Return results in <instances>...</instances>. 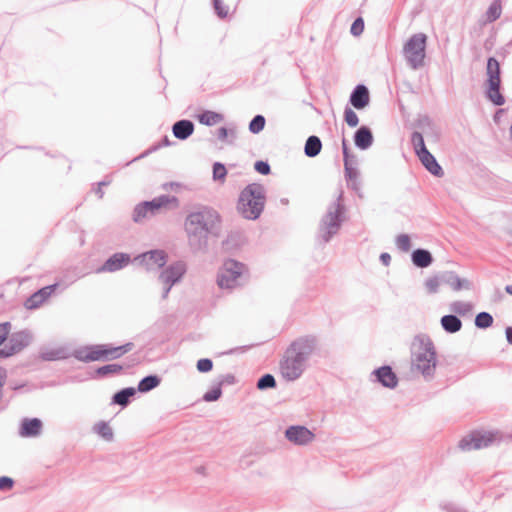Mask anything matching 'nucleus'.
<instances>
[{
	"instance_id": "nucleus-1",
	"label": "nucleus",
	"mask_w": 512,
	"mask_h": 512,
	"mask_svg": "<svg viewBox=\"0 0 512 512\" xmlns=\"http://www.w3.org/2000/svg\"><path fill=\"white\" fill-rule=\"evenodd\" d=\"M316 349V340L305 336L295 340L285 351L279 363V372L287 381L298 379L304 372L308 357Z\"/></svg>"
},
{
	"instance_id": "nucleus-2",
	"label": "nucleus",
	"mask_w": 512,
	"mask_h": 512,
	"mask_svg": "<svg viewBox=\"0 0 512 512\" xmlns=\"http://www.w3.org/2000/svg\"><path fill=\"white\" fill-rule=\"evenodd\" d=\"M221 217L210 207H200L189 213L185 219L184 228L189 243L195 246L205 244L207 236L219 228Z\"/></svg>"
},
{
	"instance_id": "nucleus-3",
	"label": "nucleus",
	"mask_w": 512,
	"mask_h": 512,
	"mask_svg": "<svg viewBox=\"0 0 512 512\" xmlns=\"http://www.w3.org/2000/svg\"><path fill=\"white\" fill-rule=\"evenodd\" d=\"M436 351L428 338H415L411 345L412 370L423 376H431L436 368Z\"/></svg>"
},
{
	"instance_id": "nucleus-4",
	"label": "nucleus",
	"mask_w": 512,
	"mask_h": 512,
	"mask_svg": "<svg viewBox=\"0 0 512 512\" xmlns=\"http://www.w3.org/2000/svg\"><path fill=\"white\" fill-rule=\"evenodd\" d=\"M264 187L258 183L247 185L240 193L237 202L238 212L246 219H257L265 206Z\"/></svg>"
},
{
	"instance_id": "nucleus-5",
	"label": "nucleus",
	"mask_w": 512,
	"mask_h": 512,
	"mask_svg": "<svg viewBox=\"0 0 512 512\" xmlns=\"http://www.w3.org/2000/svg\"><path fill=\"white\" fill-rule=\"evenodd\" d=\"M133 344L127 343L120 346H111L109 344H99L87 347L83 353L85 361H110L118 359L132 350Z\"/></svg>"
},
{
	"instance_id": "nucleus-6",
	"label": "nucleus",
	"mask_w": 512,
	"mask_h": 512,
	"mask_svg": "<svg viewBox=\"0 0 512 512\" xmlns=\"http://www.w3.org/2000/svg\"><path fill=\"white\" fill-rule=\"evenodd\" d=\"M487 90L486 94L488 99L495 105L501 106L505 103L503 95L500 93V64L499 62L491 57L488 59L487 68Z\"/></svg>"
},
{
	"instance_id": "nucleus-7",
	"label": "nucleus",
	"mask_w": 512,
	"mask_h": 512,
	"mask_svg": "<svg viewBox=\"0 0 512 512\" xmlns=\"http://www.w3.org/2000/svg\"><path fill=\"white\" fill-rule=\"evenodd\" d=\"M244 264L235 260H226L219 271L217 283L220 288L231 289L238 284V279L246 273Z\"/></svg>"
},
{
	"instance_id": "nucleus-8",
	"label": "nucleus",
	"mask_w": 512,
	"mask_h": 512,
	"mask_svg": "<svg viewBox=\"0 0 512 512\" xmlns=\"http://www.w3.org/2000/svg\"><path fill=\"white\" fill-rule=\"evenodd\" d=\"M427 37L423 33L413 35L405 44L403 52L413 68L421 66L425 58Z\"/></svg>"
},
{
	"instance_id": "nucleus-9",
	"label": "nucleus",
	"mask_w": 512,
	"mask_h": 512,
	"mask_svg": "<svg viewBox=\"0 0 512 512\" xmlns=\"http://www.w3.org/2000/svg\"><path fill=\"white\" fill-rule=\"evenodd\" d=\"M496 440V434L488 431H472L459 442L463 451H472L490 446Z\"/></svg>"
},
{
	"instance_id": "nucleus-10",
	"label": "nucleus",
	"mask_w": 512,
	"mask_h": 512,
	"mask_svg": "<svg viewBox=\"0 0 512 512\" xmlns=\"http://www.w3.org/2000/svg\"><path fill=\"white\" fill-rule=\"evenodd\" d=\"M31 342V335L26 331H19L11 335L8 343L0 350V357H9L19 353Z\"/></svg>"
},
{
	"instance_id": "nucleus-11",
	"label": "nucleus",
	"mask_w": 512,
	"mask_h": 512,
	"mask_svg": "<svg viewBox=\"0 0 512 512\" xmlns=\"http://www.w3.org/2000/svg\"><path fill=\"white\" fill-rule=\"evenodd\" d=\"M185 271V264L182 262H177L169 266L160 274V281L165 286L164 297H167L172 285L183 276Z\"/></svg>"
},
{
	"instance_id": "nucleus-12",
	"label": "nucleus",
	"mask_w": 512,
	"mask_h": 512,
	"mask_svg": "<svg viewBox=\"0 0 512 512\" xmlns=\"http://www.w3.org/2000/svg\"><path fill=\"white\" fill-rule=\"evenodd\" d=\"M136 260L148 271L157 270L166 264L167 255L162 250H153L141 254Z\"/></svg>"
},
{
	"instance_id": "nucleus-13",
	"label": "nucleus",
	"mask_w": 512,
	"mask_h": 512,
	"mask_svg": "<svg viewBox=\"0 0 512 512\" xmlns=\"http://www.w3.org/2000/svg\"><path fill=\"white\" fill-rule=\"evenodd\" d=\"M287 439L297 445H305L314 440L315 435L304 426H292L285 432Z\"/></svg>"
},
{
	"instance_id": "nucleus-14",
	"label": "nucleus",
	"mask_w": 512,
	"mask_h": 512,
	"mask_svg": "<svg viewBox=\"0 0 512 512\" xmlns=\"http://www.w3.org/2000/svg\"><path fill=\"white\" fill-rule=\"evenodd\" d=\"M56 284L41 288L32 294L24 303V307L28 310L37 309L42 306L48 298L54 293Z\"/></svg>"
},
{
	"instance_id": "nucleus-15",
	"label": "nucleus",
	"mask_w": 512,
	"mask_h": 512,
	"mask_svg": "<svg viewBox=\"0 0 512 512\" xmlns=\"http://www.w3.org/2000/svg\"><path fill=\"white\" fill-rule=\"evenodd\" d=\"M130 262V256L124 253H116L112 255L105 264L99 269L100 272H114Z\"/></svg>"
},
{
	"instance_id": "nucleus-16",
	"label": "nucleus",
	"mask_w": 512,
	"mask_h": 512,
	"mask_svg": "<svg viewBox=\"0 0 512 512\" xmlns=\"http://www.w3.org/2000/svg\"><path fill=\"white\" fill-rule=\"evenodd\" d=\"M369 100V92L364 85H358L350 97V102L353 107L359 110L365 108Z\"/></svg>"
},
{
	"instance_id": "nucleus-17",
	"label": "nucleus",
	"mask_w": 512,
	"mask_h": 512,
	"mask_svg": "<svg viewBox=\"0 0 512 512\" xmlns=\"http://www.w3.org/2000/svg\"><path fill=\"white\" fill-rule=\"evenodd\" d=\"M425 168L435 176L443 174L441 166L437 163L435 157L428 151H422L417 154Z\"/></svg>"
},
{
	"instance_id": "nucleus-18",
	"label": "nucleus",
	"mask_w": 512,
	"mask_h": 512,
	"mask_svg": "<svg viewBox=\"0 0 512 512\" xmlns=\"http://www.w3.org/2000/svg\"><path fill=\"white\" fill-rule=\"evenodd\" d=\"M42 423L39 419H25L20 428L22 437H35L40 434Z\"/></svg>"
},
{
	"instance_id": "nucleus-19",
	"label": "nucleus",
	"mask_w": 512,
	"mask_h": 512,
	"mask_svg": "<svg viewBox=\"0 0 512 512\" xmlns=\"http://www.w3.org/2000/svg\"><path fill=\"white\" fill-rule=\"evenodd\" d=\"M151 215H154L162 208L168 207L170 204L177 205L175 197L161 196L153 199L150 202H145Z\"/></svg>"
},
{
	"instance_id": "nucleus-20",
	"label": "nucleus",
	"mask_w": 512,
	"mask_h": 512,
	"mask_svg": "<svg viewBox=\"0 0 512 512\" xmlns=\"http://www.w3.org/2000/svg\"><path fill=\"white\" fill-rule=\"evenodd\" d=\"M377 378L385 387L394 388L397 385V377L388 366L379 368L376 371Z\"/></svg>"
},
{
	"instance_id": "nucleus-21",
	"label": "nucleus",
	"mask_w": 512,
	"mask_h": 512,
	"mask_svg": "<svg viewBox=\"0 0 512 512\" xmlns=\"http://www.w3.org/2000/svg\"><path fill=\"white\" fill-rule=\"evenodd\" d=\"M194 131V125L189 120H181L173 125V134L176 138L184 140Z\"/></svg>"
},
{
	"instance_id": "nucleus-22",
	"label": "nucleus",
	"mask_w": 512,
	"mask_h": 512,
	"mask_svg": "<svg viewBox=\"0 0 512 512\" xmlns=\"http://www.w3.org/2000/svg\"><path fill=\"white\" fill-rule=\"evenodd\" d=\"M502 14L501 0H494L487 9L482 24H487L496 21Z\"/></svg>"
},
{
	"instance_id": "nucleus-23",
	"label": "nucleus",
	"mask_w": 512,
	"mask_h": 512,
	"mask_svg": "<svg viewBox=\"0 0 512 512\" xmlns=\"http://www.w3.org/2000/svg\"><path fill=\"white\" fill-rule=\"evenodd\" d=\"M372 133L367 127H361L355 134V144L361 149H366L372 144Z\"/></svg>"
},
{
	"instance_id": "nucleus-24",
	"label": "nucleus",
	"mask_w": 512,
	"mask_h": 512,
	"mask_svg": "<svg viewBox=\"0 0 512 512\" xmlns=\"http://www.w3.org/2000/svg\"><path fill=\"white\" fill-rule=\"evenodd\" d=\"M338 229V218L334 213H329L323 219V231L326 240Z\"/></svg>"
},
{
	"instance_id": "nucleus-25",
	"label": "nucleus",
	"mask_w": 512,
	"mask_h": 512,
	"mask_svg": "<svg viewBox=\"0 0 512 512\" xmlns=\"http://www.w3.org/2000/svg\"><path fill=\"white\" fill-rule=\"evenodd\" d=\"M412 261L416 266L425 268L432 263V256L427 250L417 249L412 254Z\"/></svg>"
},
{
	"instance_id": "nucleus-26",
	"label": "nucleus",
	"mask_w": 512,
	"mask_h": 512,
	"mask_svg": "<svg viewBox=\"0 0 512 512\" xmlns=\"http://www.w3.org/2000/svg\"><path fill=\"white\" fill-rule=\"evenodd\" d=\"M443 329L449 333H455L462 327L461 320L454 315H446L441 318Z\"/></svg>"
},
{
	"instance_id": "nucleus-27",
	"label": "nucleus",
	"mask_w": 512,
	"mask_h": 512,
	"mask_svg": "<svg viewBox=\"0 0 512 512\" xmlns=\"http://www.w3.org/2000/svg\"><path fill=\"white\" fill-rule=\"evenodd\" d=\"M223 120V115L214 111H205L198 116V121L207 126L217 125Z\"/></svg>"
},
{
	"instance_id": "nucleus-28",
	"label": "nucleus",
	"mask_w": 512,
	"mask_h": 512,
	"mask_svg": "<svg viewBox=\"0 0 512 512\" xmlns=\"http://www.w3.org/2000/svg\"><path fill=\"white\" fill-rule=\"evenodd\" d=\"M322 148V143L317 136H310L305 144V154L308 157L317 156Z\"/></svg>"
},
{
	"instance_id": "nucleus-29",
	"label": "nucleus",
	"mask_w": 512,
	"mask_h": 512,
	"mask_svg": "<svg viewBox=\"0 0 512 512\" xmlns=\"http://www.w3.org/2000/svg\"><path fill=\"white\" fill-rule=\"evenodd\" d=\"M159 384V379L156 376H147L142 379L138 385V390L141 392H147Z\"/></svg>"
},
{
	"instance_id": "nucleus-30",
	"label": "nucleus",
	"mask_w": 512,
	"mask_h": 512,
	"mask_svg": "<svg viewBox=\"0 0 512 512\" xmlns=\"http://www.w3.org/2000/svg\"><path fill=\"white\" fill-rule=\"evenodd\" d=\"M135 393V390L133 388H127L124 389L114 396V402L119 405H126L129 401V398L133 396Z\"/></svg>"
},
{
	"instance_id": "nucleus-31",
	"label": "nucleus",
	"mask_w": 512,
	"mask_h": 512,
	"mask_svg": "<svg viewBox=\"0 0 512 512\" xmlns=\"http://www.w3.org/2000/svg\"><path fill=\"white\" fill-rule=\"evenodd\" d=\"M443 281L455 291H458L462 288V282L460 278L453 273H447L443 275Z\"/></svg>"
},
{
	"instance_id": "nucleus-32",
	"label": "nucleus",
	"mask_w": 512,
	"mask_h": 512,
	"mask_svg": "<svg viewBox=\"0 0 512 512\" xmlns=\"http://www.w3.org/2000/svg\"><path fill=\"white\" fill-rule=\"evenodd\" d=\"M493 323V318L489 313L481 312L475 318V324L479 328L490 327Z\"/></svg>"
},
{
	"instance_id": "nucleus-33",
	"label": "nucleus",
	"mask_w": 512,
	"mask_h": 512,
	"mask_svg": "<svg viewBox=\"0 0 512 512\" xmlns=\"http://www.w3.org/2000/svg\"><path fill=\"white\" fill-rule=\"evenodd\" d=\"M442 283H444L443 276L442 277L434 276V277H431L426 280L425 287L428 290V292L436 293V292H438Z\"/></svg>"
},
{
	"instance_id": "nucleus-34",
	"label": "nucleus",
	"mask_w": 512,
	"mask_h": 512,
	"mask_svg": "<svg viewBox=\"0 0 512 512\" xmlns=\"http://www.w3.org/2000/svg\"><path fill=\"white\" fill-rule=\"evenodd\" d=\"M96 432L106 441H111L113 438V431L106 423H99L95 427Z\"/></svg>"
},
{
	"instance_id": "nucleus-35",
	"label": "nucleus",
	"mask_w": 512,
	"mask_h": 512,
	"mask_svg": "<svg viewBox=\"0 0 512 512\" xmlns=\"http://www.w3.org/2000/svg\"><path fill=\"white\" fill-rule=\"evenodd\" d=\"M265 127V118L262 115H257L249 124V130L256 134L262 131Z\"/></svg>"
},
{
	"instance_id": "nucleus-36",
	"label": "nucleus",
	"mask_w": 512,
	"mask_h": 512,
	"mask_svg": "<svg viewBox=\"0 0 512 512\" xmlns=\"http://www.w3.org/2000/svg\"><path fill=\"white\" fill-rule=\"evenodd\" d=\"M227 175L225 166L221 163H215L213 166V179L224 183Z\"/></svg>"
},
{
	"instance_id": "nucleus-37",
	"label": "nucleus",
	"mask_w": 512,
	"mask_h": 512,
	"mask_svg": "<svg viewBox=\"0 0 512 512\" xmlns=\"http://www.w3.org/2000/svg\"><path fill=\"white\" fill-rule=\"evenodd\" d=\"M412 143H413L416 154L427 150V148L425 147L423 136L418 132L413 133Z\"/></svg>"
},
{
	"instance_id": "nucleus-38",
	"label": "nucleus",
	"mask_w": 512,
	"mask_h": 512,
	"mask_svg": "<svg viewBox=\"0 0 512 512\" xmlns=\"http://www.w3.org/2000/svg\"><path fill=\"white\" fill-rule=\"evenodd\" d=\"M123 367L118 364H109L105 365L103 367H100L97 372L100 375H107V374H117L122 371Z\"/></svg>"
},
{
	"instance_id": "nucleus-39",
	"label": "nucleus",
	"mask_w": 512,
	"mask_h": 512,
	"mask_svg": "<svg viewBox=\"0 0 512 512\" xmlns=\"http://www.w3.org/2000/svg\"><path fill=\"white\" fill-rule=\"evenodd\" d=\"M276 382L272 375L266 374L261 377L257 383V387L259 389L273 388L275 387Z\"/></svg>"
},
{
	"instance_id": "nucleus-40",
	"label": "nucleus",
	"mask_w": 512,
	"mask_h": 512,
	"mask_svg": "<svg viewBox=\"0 0 512 512\" xmlns=\"http://www.w3.org/2000/svg\"><path fill=\"white\" fill-rule=\"evenodd\" d=\"M150 214L146 203L140 204L135 208L133 219L138 222Z\"/></svg>"
},
{
	"instance_id": "nucleus-41",
	"label": "nucleus",
	"mask_w": 512,
	"mask_h": 512,
	"mask_svg": "<svg viewBox=\"0 0 512 512\" xmlns=\"http://www.w3.org/2000/svg\"><path fill=\"white\" fill-rule=\"evenodd\" d=\"M396 245L402 251H408L411 247L410 237L407 234H401L396 238Z\"/></svg>"
},
{
	"instance_id": "nucleus-42",
	"label": "nucleus",
	"mask_w": 512,
	"mask_h": 512,
	"mask_svg": "<svg viewBox=\"0 0 512 512\" xmlns=\"http://www.w3.org/2000/svg\"><path fill=\"white\" fill-rule=\"evenodd\" d=\"M344 116H345L346 123L350 127H356L358 125L359 119H358L357 114L353 110L346 109Z\"/></svg>"
},
{
	"instance_id": "nucleus-43",
	"label": "nucleus",
	"mask_w": 512,
	"mask_h": 512,
	"mask_svg": "<svg viewBox=\"0 0 512 512\" xmlns=\"http://www.w3.org/2000/svg\"><path fill=\"white\" fill-rule=\"evenodd\" d=\"M212 367H213V363L210 359L204 358V359H200L197 362V369L200 372H209L210 370H212Z\"/></svg>"
},
{
	"instance_id": "nucleus-44",
	"label": "nucleus",
	"mask_w": 512,
	"mask_h": 512,
	"mask_svg": "<svg viewBox=\"0 0 512 512\" xmlns=\"http://www.w3.org/2000/svg\"><path fill=\"white\" fill-rule=\"evenodd\" d=\"M364 30V22L361 18H358L354 21L351 26V33L355 36L360 35Z\"/></svg>"
},
{
	"instance_id": "nucleus-45",
	"label": "nucleus",
	"mask_w": 512,
	"mask_h": 512,
	"mask_svg": "<svg viewBox=\"0 0 512 512\" xmlns=\"http://www.w3.org/2000/svg\"><path fill=\"white\" fill-rule=\"evenodd\" d=\"M254 167L255 170L262 175H268L270 173V166L264 161H257Z\"/></svg>"
},
{
	"instance_id": "nucleus-46",
	"label": "nucleus",
	"mask_w": 512,
	"mask_h": 512,
	"mask_svg": "<svg viewBox=\"0 0 512 512\" xmlns=\"http://www.w3.org/2000/svg\"><path fill=\"white\" fill-rule=\"evenodd\" d=\"M9 332V323L0 324V345L7 339Z\"/></svg>"
},
{
	"instance_id": "nucleus-47",
	"label": "nucleus",
	"mask_w": 512,
	"mask_h": 512,
	"mask_svg": "<svg viewBox=\"0 0 512 512\" xmlns=\"http://www.w3.org/2000/svg\"><path fill=\"white\" fill-rule=\"evenodd\" d=\"M221 396V390L220 389H214L209 392H207L204 395V400L211 402L217 400Z\"/></svg>"
},
{
	"instance_id": "nucleus-48",
	"label": "nucleus",
	"mask_w": 512,
	"mask_h": 512,
	"mask_svg": "<svg viewBox=\"0 0 512 512\" xmlns=\"http://www.w3.org/2000/svg\"><path fill=\"white\" fill-rule=\"evenodd\" d=\"M13 486V480L9 477H0V489L1 490H7L11 489Z\"/></svg>"
},
{
	"instance_id": "nucleus-49",
	"label": "nucleus",
	"mask_w": 512,
	"mask_h": 512,
	"mask_svg": "<svg viewBox=\"0 0 512 512\" xmlns=\"http://www.w3.org/2000/svg\"><path fill=\"white\" fill-rule=\"evenodd\" d=\"M214 6H215V9L217 11V14L220 16V17H226V15L228 14V10L222 6V3L220 0H214Z\"/></svg>"
},
{
	"instance_id": "nucleus-50",
	"label": "nucleus",
	"mask_w": 512,
	"mask_h": 512,
	"mask_svg": "<svg viewBox=\"0 0 512 512\" xmlns=\"http://www.w3.org/2000/svg\"><path fill=\"white\" fill-rule=\"evenodd\" d=\"M452 310L455 312L466 311L469 310V306L462 302H455L452 305Z\"/></svg>"
},
{
	"instance_id": "nucleus-51",
	"label": "nucleus",
	"mask_w": 512,
	"mask_h": 512,
	"mask_svg": "<svg viewBox=\"0 0 512 512\" xmlns=\"http://www.w3.org/2000/svg\"><path fill=\"white\" fill-rule=\"evenodd\" d=\"M228 135V132H227V129L226 128H220L218 130V137L222 140L226 139Z\"/></svg>"
},
{
	"instance_id": "nucleus-52",
	"label": "nucleus",
	"mask_w": 512,
	"mask_h": 512,
	"mask_svg": "<svg viewBox=\"0 0 512 512\" xmlns=\"http://www.w3.org/2000/svg\"><path fill=\"white\" fill-rule=\"evenodd\" d=\"M506 338L507 341L512 344V327L506 328Z\"/></svg>"
},
{
	"instance_id": "nucleus-53",
	"label": "nucleus",
	"mask_w": 512,
	"mask_h": 512,
	"mask_svg": "<svg viewBox=\"0 0 512 512\" xmlns=\"http://www.w3.org/2000/svg\"><path fill=\"white\" fill-rule=\"evenodd\" d=\"M381 259L383 260V262L385 264H388V262L390 261V256L388 254L384 253L381 255Z\"/></svg>"
},
{
	"instance_id": "nucleus-54",
	"label": "nucleus",
	"mask_w": 512,
	"mask_h": 512,
	"mask_svg": "<svg viewBox=\"0 0 512 512\" xmlns=\"http://www.w3.org/2000/svg\"><path fill=\"white\" fill-rule=\"evenodd\" d=\"M4 377H5V371H4L2 368H0V388H1V387H2V385H3V379H4Z\"/></svg>"
},
{
	"instance_id": "nucleus-55",
	"label": "nucleus",
	"mask_w": 512,
	"mask_h": 512,
	"mask_svg": "<svg viewBox=\"0 0 512 512\" xmlns=\"http://www.w3.org/2000/svg\"><path fill=\"white\" fill-rule=\"evenodd\" d=\"M505 290L508 294L512 295V285H507Z\"/></svg>"
},
{
	"instance_id": "nucleus-56",
	"label": "nucleus",
	"mask_w": 512,
	"mask_h": 512,
	"mask_svg": "<svg viewBox=\"0 0 512 512\" xmlns=\"http://www.w3.org/2000/svg\"><path fill=\"white\" fill-rule=\"evenodd\" d=\"M345 165H346V171L349 173V175H351V173H352V172H351V171H350V169L347 167V161L345 162Z\"/></svg>"
}]
</instances>
